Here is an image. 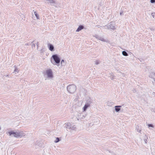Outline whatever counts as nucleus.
Segmentation results:
<instances>
[{"label":"nucleus","mask_w":155,"mask_h":155,"mask_svg":"<svg viewBox=\"0 0 155 155\" xmlns=\"http://www.w3.org/2000/svg\"><path fill=\"white\" fill-rule=\"evenodd\" d=\"M71 124L69 122H67L65 123L64 125V126L66 129H70Z\"/></svg>","instance_id":"6e6552de"},{"label":"nucleus","mask_w":155,"mask_h":155,"mask_svg":"<svg viewBox=\"0 0 155 155\" xmlns=\"http://www.w3.org/2000/svg\"><path fill=\"white\" fill-rule=\"evenodd\" d=\"M53 58L55 63L57 64H59L60 61V59L58 55L57 54L53 55L51 58Z\"/></svg>","instance_id":"39448f33"},{"label":"nucleus","mask_w":155,"mask_h":155,"mask_svg":"<svg viewBox=\"0 0 155 155\" xmlns=\"http://www.w3.org/2000/svg\"><path fill=\"white\" fill-rule=\"evenodd\" d=\"M98 63H98V62H97V61L96 62V63H95V64H98Z\"/></svg>","instance_id":"c756f323"},{"label":"nucleus","mask_w":155,"mask_h":155,"mask_svg":"<svg viewBox=\"0 0 155 155\" xmlns=\"http://www.w3.org/2000/svg\"><path fill=\"white\" fill-rule=\"evenodd\" d=\"M107 28L108 29L114 30L116 29V25L114 22H110L107 25Z\"/></svg>","instance_id":"423d86ee"},{"label":"nucleus","mask_w":155,"mask_h":155,"mask_svg":"<svg viewBox=\"0 0 155 155\" xmlns=\"http://www.w3.org/2000/svg\"><path fill=\"white\" fill-rule=\"evenodd\" d=\"M33 13L32 14L33 19L34 20H39L40 19V16L37 12L34 11H33Z\"/></svg>","instance_id":"0eeeda50"},{"label":"nucleus","mask_w":155,"mask_h":155,"mask_svg":"<svg viewBox=\"0 0 155 155\" xmlns=\"http://www.w3.org/2000/svg\"><path fill=\"white\" fill-rule=\"evenodd\" d=\"M32 43H33V42H32ZM31 47L32 48H35V45L34 43H32V45H31Z\"/></svg>","instance_id":"b1692460"},{"label":"nucleus","mask_w":155,"mask_h":155,"mask_svg":"<svg viewBox=\"0 0 155 155\" xmlns=\"http://www.w3.org/2000/svg\"><path fill=\"white\" fill-rule=\"evenodd\" d=\"M150 30H151L152 31H154L155 30L154 28H150Z\"/></svg>","instance_id":"bb28decb"},{"label":"nucleus","mask_w":155,"mask_h":155,"mask_svg":"<svg viewBox=\"0 0 155 155\" xmlns=\"http://www.w3.org/2000/svg\"><path fill=\"white\" fill-rule=\"evenodd\" d=\"M151 15L152 17L155 19V13H152Z\"/></svg>","instance_id":"5701e85b"},{"label":"nucleus","mask_w":155,"mask_h":155,"mask_svg":"<svg viewBox=\"0 0 155 155\" xmlns=\"http://www.w3.org/2000/svg\"><path fill=\"white\" fill-rule=\"evenodd\" d=\"M76 129V127L75 125H71V127L70 128L71 130H75Z\"/></svg>","instance_id":"f3484780"},{"label":"nucleus","mask_w":155,"mask_h":155,"mask_svg":"<svg viewBox=\"0 0 155 155\" xmlns=\"http://www.w3.org/2000/svg\"><path fill=\"white\" fill-rule=\"evenodd\" d=\"M98 39L104 42H108V40H107L104 39L102 37H99Z\"/></svg>","instance_id":"2eb2a0df"},{"label":"nucleus","mask_w":155,"mask_h":155,"mask_svg":"<svg viewBox=\"0 0 155 155\" xmlns=\"http://www.w3.org/2000/svg\"><path fill=\"white\" fill-rule=\"evenodd\" d=\"M4 77L9 78V75L8 74H5L4 75Z\"/></svg>","instance_id":"393cba45"},{"label":"nucleus","mask_w":155,"mask_h":155,"mask_svg":"<svg viewBox=\"0 0 155 155\" xmlns=\"http://www.w3.org/2000/svg\"><path fill=\"white\" fill-rule=\"evenodd\" d=\"M122 54L125 56H127L128 55V54L127 53V52L125 51H123L122 52Z\"/></svg>","instance_id":"6ab92c4d"},{"label":"nucleus","mask_w":155,"mask_h":155,"mask_svg":"<svg viewBox=\"0 0 155 155\" xmlns=\"http://www.w3.org/2000/svg\"><path fill=\"white\" fill-rule=\"evenodd\" d=\"M48 47L49 49L51 51H54V48L53 45L49 43L48 45Z\"/></svg>","instance_id":"1a4fd4ad"},{"label":"nucleus","mask_w":155,"mask_h":155,"mask_svg":"<svg viewBox=\"0 0 155 155\" xmlns=\"http://www.w3.org/2000/svg\"><path fill=\"white\" fill-rule=\"evenodd\" d=\"M25 132L22 130H8L6 132V134L9 135H13L14 136H22L26 135Z\"/></svg>","instance_id":"f257e3e1"},{"label":"nucleus","mask_w":155,"mask_h":155,"mask_svg":"<svg viewBox=\"0 0 155 155\" xmlns=\"http://www.w3.org/2000/svg\"><path fill=\"white\" fill-rule=\"evenodd\" d=\"M84 26L82 25H80L79 26L76 30V32H78L80 31L81 30L83 29L84 28Z\"/></svg>","instance_id":"9b49d317"},{"label":"nucleus","mask_w":155,"mask_h":155,"mask_svg":"<svg viewBox=\"0 0 155 155\" xmlns=\"http://www.w3.org/2000/svg\"><path fill=\"white\" fill-rule=\"evenodd\" d=\"M1 127H0V130H1Z\"/></svg>","instance_id":"473e14b6"},{"label":"nucleus","mask_w":155,"mask_h":155,"mask_svg":"<svg viewBox=\"0 0 155 155\" xmlns=\"http://www.w3.org/2000/svg\"><path fill=\"white\" fill-rule=\"evenodd\" d=\"M121 106H116L115 107V110L116 112H119L120 110V107H121Z\"/></svg>","instance_id":"f8f14e48"},{"label":"nucleus","mask_w":155,"mask_h":155,"mask_svg":"<svg viewBox=\"0 0 155 155\" xmlns=\"http://www.w3.org/2000/svg\"><path fill=\"white\" fill-rule=\"evenodd\" d=\"M79 115H81V114L80 113V114H79Z\"/></svg>","instance_id":"2f4dec72"},{"label":"nucleus","mask_w":155,"mask_h":155,"mask_svg":"<svg viewBox=\"0 0 155 155\" xmlns=\"http://www.w3.org/2000/svg\"><path fill=\"white\" fill-rule=\"evenodd\" d=\"M96 38L98 39L99 38V36L97 35H95L94 36Z\"/></svg>","instance_id":"cd10ccee"},{"label":"nucleus","mask_w":155,"mask_h":155,"mask_svg":"<svg viewBox=\"0 0 155 155\" xmlns=\"http://www.w3.org/2000/svg\"><path fill=\"white\" fill-rule=\"evenodd\" d=\"M45 75H46L47 78L49 79H52L54 77L53 71L50 68L48 69L45 71Z\"/></svg>","instance_id":"7ed1b4c3"},{"label":"nucleus","mask_w":155,"mask_h":155,"mask_svg":"<svg viewBox=\"0 0 155 155\" xmlns=\"http://www.w3.org/2000/svg\"><path fill=\"white\" fill-rule=\"evenodd\" d=\"M110 77V79L112 80H113L114 79L115 76L112 74H111Z\"/></svg>","instance_id":"412c9836"},{"label":"nucleus","mask_w":155,"mask_h":155,"mask_svg":"<svg viewBox=\"0 0 155 155\" xmlns=\"http://www.w3.org/2000/svg\"><path fill=\"white\" fill-rule=\"evenodd\" d=\"M92 103L91 100L90 98H89L87 100L86 102L82 108L83 112H85L87 110V108L90 107V105Z\"/></svg>","instance_id":"20e7f679"},{"label":"nucleus","mask_w":155,"mask_h":155,"mask_svg":"<svg viewBox=\"0 0 155 155\" xmlns=\"http://www.w3.org/2000/svg\"><path fill=\"white\" fill-rule=\"evenodd\" d=\"M66 64L64 60H62L61 61V66H64Z\"/></svg>","instance_id":"a211bd4d"},{"label":"nucleus","mask_w":155,"mask_h":155,"mask_svg":"<svg viewBox=\"0 0 155 155\" xmlns=\"http://www.w3.org/2000/svg\"><path fill=\"white\" fill-rule=\"evenodd\" d=\"M155 76V72H151L149 75V77L151 78H152L153 79L154 78V77Z\"/></svg>","instance_id":"ddd939ff"},{"label":"nucleus","mask_w":155,"mask_h":155,"mask_svg":"<svg viewBox=\"0 0 155 155\" xmlns=\"http://www.w3.org/2000/svg\"><path fill=\"white\" fill-rule=\"evenodd\" d=\"M19 71V70L18 68L17 67H16L15 66V70L14 71L13 73H15V74H16L18 73Z\"/></svg>","instance_id":"dca6fc26"},{"label":"nucleus","mask_w":155,"mask_h":155,"mask_svg":"<svg viewBox=\"0 0 155 155\" xmlns=\"http://www.w3.org/2000/svg\"><path fill=\"white\" fill-rule=\"evenodd\" d=\"M135 128L136 130L138 132L141 133L142 130L141 127L140 126L138 125H137L136 126Z\"/></svg>","instance_id":"9d476101"},{"label":"nucleus","mask_w":155,"mask_h":155,"mask_svg":"<svg viewBox=\"0 0 155 155\" xmlns=\"http://www.w3.org/2000/svg\"><path fill=\"white\" fill-rule=\"evenodd\" d=\"M38 42H37V43H36V45L37 46V48H38Z\"/></svg>","instance_id":"c85d7f7f"},{"label":"nucleus","mask_w":155,"mask_h":155,"mask_svg":"<svg viewBox=\"0 0 155 155\" xmlns=\"http://www.w3.org/2000/svg\"><path fill=\"white\" fill-rule=\"evenodd\" d=\"M60 140L59 138L58 137H57L56 138V140L55 141V143H57Z\"/></svg>","instance_id":"4be33fe9"},{"label":"nucleus","mask_w":155,"mask_h":155,"mask_svg":"<svg viewBox=\"0 0 155 155\" xmlns=\"http://www.w3.org/2000/svg\"><path fill=\"white\" fill-rule=\"evenodd\" d=\"M148 125V127L149 128V129H150V127H151V128H154V126L152 124H148L147 125Z\"/></svg>","instance_id":"aec40b11"},{"label":"nucleus","mask_w":155,"mask_h":155,"mask_svg":"<svg viewBox=\"0 0 155 155\" xmlns=\"http://www.w3.org/2000/svg\"><path fill=\"white\" fill-rule=\"evenodd\" d=\"M114 104V103L111 101H108L106 102L107 105L109 107L112 106Z\"/></svg>","instance_id":"4468645a"},{"label":"nucleus","mask_w":155,"mask_h":155,"mask_svg":"<svg viewBox=\"0 0 155 155\" xmlns=\"http://www.w3.org/2000/svg\"><path fill=\"white\" fill-rule=\"evenodd\" d=\"M150 2L151 3H153L155 2V0H151Z\"/></svg>","instance_id":"a878e982"},{"label":"nucleus","mask_w":155,"mask_h":155,"mask_svg":"<svg viewBox=\"0 0 155 155\" xmlns=\"http://www.w3.org/2000/svg\"><path fill=\"white\" fill-rule=\"evenodd\" d=\"M153 80H154V81H155V78H153Z\"/></svg>","instance_id":"7c9ffc66"},{"label":"nucleus","mask_w":155,"mask_h":155,"mask_svg":"<svg viewBox=\"0 0 155 155\" xmlns=\"http://www.w3.org/2000/svg\"><path fill=\"white\" fill-rule=\"evenodd\" d=\"M120 14L121 15V13H120Z\"/></svg>","instance_id":"72a5a7b5"},{"label":"nucleus","mask_w":155,"mask_h":155,"mask_svg":"<svg viewBox=\"0 0 155 155\" xmlns=\"http://www.w3.org/2000/svg\"><path fill=\"white\" fill-rule=\"evenodd\" d=\"M67 90L68 93L73 94L76 90V86L75 85L73 84L69 85L67 87Z\"/></svg>","instance_id":"f03ea898"}]
</instances>
